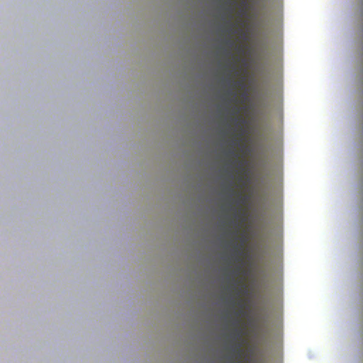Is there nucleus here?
Wrapping results in <instances>:
<instances>
[{"mask_svg": "<svg viewBox=\"0 0 363 363\" xmlns=\"http://www.w3.org/2000/svg\"><path fill=\"white\" fill-rule=\"evenodd\" d=\"M245 238L243 235L242 238V243L240 245H236L234 247L235 250L239 253V255H242L243 253V246L245 243Z\"/></svg>", "mask_w": 363, "mask_h": 363, "instance_id": "obj_1", "label": "nucleus"}, {"mask_svg": "<svg viewBox=\"0 0 363 363\" xmlns=\"http://www.w3.org/2000/svg\"><path fill=\"white\" fill-rule=\"evenodd\" d=\"M233 351H234L235 352H236L239 357H241V356H242V347H241V345H240V344H239V345H236V346L233 348Z\"/></svg>", "mask_w": 363, "mask_h": 363, "instance_id": "obj_2", "label": "nucleus"}, {"mask_svg": "<svg viewBox=\"0 0 363 363\" xmlns=\"http://www.w3.org/2000/svg\"><path fill=\"white\" fill-rule=\"evenodd\" d=\"M242 335V330H240V329L236 330V331H235V337L237 339L240 340V339H241Z\"/></svg>", "mask_w": 363, "mask_h": 363, "instance_id": "obj_3", "label": "nucleus"}, {"mask_svg": "<svg viewBox=\"0 0 363 363\" xmlns=\"http://www.w3.org/2000/svg\"><path fill=\"white\" fill-rule=\"evenodd\" d=\"M236 85L239 86L243 87L245 86L244 82L242 80H240L235 83Z\"/></svg>", "mask_w": 363, "mask_h": 363, "instance_id": "obj_4", "label": "nucleus"}, {"mask_svg": "<svg viewBox=\"0 0 363 363\" xmlns=\"http://www.w3.org/2000/svg\"><path fill=\"white\" fill-rule=\"evenodd\" d=\"M239 196H240V199H239V201H241V202H242V203H244V202H245V198H244V197L241 196V194H240V195H239Z\"/></svg>", "mask_w": 363, "mask_h": 363, "instance_id": "obj_5", "label": "nucleus"}, {"mask_svg": "<svg viewBox=\"0 0 363 363\" xmlns=\"http://www.w3.org/2000/svg\"><path fill=\"white\" fill-rule=\"evenodd\" d=\"M236 120H238V121H240L242 123H245V120L241 118H238Z\"/></svg>", "mask_w": 363, "mask_h": 363, "instance_id": "obj_6", "label": "nucleus"}, {"mask_svg": "<svg viewBox=\"0 0 363 363\" xmlns=\"http://www.w3.org/2000/svg\"><path fill=\"white\" fill-rule=\"evenodd\" d=\"M228 44H229L230 46H233V41H231V40H228Z\"/></svg>", "mask_w": 363, "mask_h": 363, "instance_id": "obj_7", "label": "nucleus"}, {"mask_svg": "<svg viewBox=\"0 0 363 363\" xmlns=\"http://www.w3.org/2000/svg\"><path fill=\"white\" fill-rule=\"evenodd\" d=\"M243 164H244V162H240V167H241Z\"/></svg>", "mask_w": 363, "mask_h": 363, "instance_id": "obj_8", "label": "nucleus"}, {"mask_svg": "<svg viewBox=\"0 0 363 363\" xmlns=\"http://www.w3.org/2000/svg\"><path fill=\"white\" fill-rule=\"evenodd\" d=\"M242 313V311H240L238 313L239 315H241Z\"/></svg>", "mask_w": 363, "mask_h": 363, "instance_id": "obj_9", "label": "nucleus"}, {"mask_svg": "<svg viewBox=\"0 0 363 363\" xmlns=\"http://www.w3.org/2000/svg\"><path fill=\"white\" fill-rule=\"evenodd\" d=\"M230 153L232 155H234L235 152H234V151H230Z\"/></svg>", "mask_w": 363, "mask_h": 363, "instance_id": "obj_10", "label": "nucleus"}]
</instances>
